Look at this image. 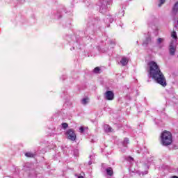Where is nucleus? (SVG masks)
<instances>
[{"mask_svg": "<svg viewBox=\"0 0 178 178\" xmlns=\"http://www.w3.org/2000/svg\"><path fill=\"white\" fill-rule=\"evenodd\" d=\"M62 127L63 129H67V127H69V124H67L66 122H64L62 124Z\"/></svg>", "mask_w": 178, "mask_h": 178, "instance_id": "nucleus-17", "label": "nucleus"}, {"mask_svg": "<svg viewBox=\"0 0 178 178\" xmlns=\"http://www.w3.org/2000/svg\"><path fill=\"white\" fill-rule=\"evenodd\" d=\"M172 16H176L178 13V1L175 3L172 9Z\"/></svg>", "mask_w": 178, "mask_h": 178, "instance_id": "nucleus-7", "label": "nucleus"}, {"mask_svg": "<svg viewBox=\"0 0 178 178\" xmlns=\"http://www.w3.org/2000/svg\"><path fill=\"white\" fill-rule=\"evenodd\" d=\"M78 178H84V177L81 175V176H79Z\"/></svg>", "mask_w": 178, "mask_h": 178, "instance_id": "nucleus-24", "label": "nucleus"}, {"mask_svg": "<svg viewBox=\"0 0 178 178\" xmlns=\"http://www.w3.org/2000/svg\"><path fill=\"white\" fill-rule=\"evenodd\" d=\"M92 163L91 161H89V165H92Z\"/></svg>", "mask_w": 178, "mask_h": 178, "instance_id": "nucleus-25", "label": "nucleus"}, {"mask_svg": "<svg viewBox=\"0 0 178 178\" xmlns=\"http://www.w3.org/2000/svg\"><path fill=\"white\" fill-rule=\"evenodd\" d=\"M171 178H178V177L176 175H174V176L171 177Z\"/></svg>", "mask_w": 178, "mask_h": 178, "instance_id": "nucleus-23", "label": "nucleus"}, {"mask_svg": "<svg viewBox=\"0 0 178 178\" xmlns=\"http://www.w3.org/2000/svg\"><path fill=\"white\" fill-rule=\"evenodd\" d=\"M127 161H129V162H134V159H133L131 156L127 157Z\"/></svg>", "mask_w": 178, "mask_h": 178, "instance_id": "nucleus-20", "label": "nucleus"}, {"mask_svg": "<svg viewBox=\"0 0 178 178\" xmlns=\"http://www.w3.org/2000/svg\"><path fill=\"white\" fill-rule=\"evenodd\" d=\"M66 135L68 140H71V141L76 140V134L73 129H68L66 132Z\"/></svg>", "mask_w": 178, "mask_h": 178, "instance_id": "nucleus-3", "label": "nucleus"}, {"mask_svg": "<svg viewBox=\"0 0 178 178\" xmlns=\"http://www.w3.org/2000/svg\"><path fill=\"white\" fill-rule=\"evenodd\" d=\"M115 98V94L112 90L106 91L104 93V99H106L107 101H113Z\"/></svg>", "mask_w": 178, "mask_h": 178, "instance_id": "nucleus-4", "label": "nucleus"}, {"mask_svg": "<svg viewBox=\"0 0 178 178\" xmlns=\"http://www.w3.org/2000/svg\"><path fill=\"white\" fill-rule=\"evenodd\" d=\"M106 1H102V4L99 9L100 13H106V11L108 10V7L106 6Z\"/></svg>", "mask_w": 178, "mask_h": 178, "instance_id": "nucleus-6", "label": "nucleus"}, {"mask_svg": "<svg viewBox=\"0 0 178 178\" xmlns=\"http://www.w3.org/2000/svg\"><path fill=\"white\" fill-rule=\"evenodd\" d=\"M161 144L164 147H168L170 145L173 141V138L172 137V134L170 131H164L161 136Z\"/></svg>", "mask_w": 178, "mask_h": 178, "instance_id": "nucleus-2", "label": "nucleus"}, {"mask_svg": "<svg viewBox=\"0 0 178 178\" xmlns=\"http://www.w3.org/2000/svg\"><path fill=\"white\" fill-rule=\"evenodd\" d=\"M106 173L108 176H112L113 175V170L112 168H108L106 169Z\"/></svg>", "mask_w": 178, "mask_h": 178, "instance_id": "nucleus-9", "label": "nucleus"}, {"mask_svg": "<svg viewBox=\"0 0 178 178\" xmlns=\"http://www.w3.org/2000/svg\"><path fill=\"white\" fill-rule=\"evenodd\" d=\"M165 39L162 38H159L158 40H157V43L158 44H161V42H163V41H164Z\"/></svg>", "mask_w": 178, "mask_h": 178, "instance_id": "nucleus-18", "label": "nucleus"}, {"mask_svg": "<svg viewBox=\"0 0 178 178\" xmlns=\"http://www.w3.org/2000/svg\"><path fill=\"white\" fill-rule=\"evenodd\" d=\"M169 51L170 55H175L176 52V40L171 41L169 46Z\"/></svg>", "mask_w": 178, "mask_h": 178, "instance_id": "nucleus-5", "label": "nucleus"}, {"mask_svg": "<svg viewBox=\"0 0 178 178\" xmlns=\"http://www.w3.org/2000/svg\"><path fill=\"white\" fill-rule=\"evenodd\" d=\"M149 42H151V38H147L146 39V41L145 42H143V45H147V44H149Z\"/></svg>", "mask_w": 178, "mask_h": 178, "instance_id": "nucleus-15", "label": "nucleus"}, {"mask_svg": "<svg viewBox=\"0 0 178 178\" xmlns=\"http://www.w3.org/2000/svg\"><path fill=\"white\" fill-rule=\"evenodd\" d=\"M123 144H124V145H126V144H129V138H125L124 139Z\"/></svg>", "mask_w": 178, "mask_h": 178, "instance_id": "nucleus-19", "label": "nucleus"}, {"mask_svg": "<svg viewBox=\"0 0 178 178\" xmlns=\"http://www.w3.org/2000/svg\"><path fill=\"white\" fill-rule=\"evenodd\" d=\"M165 0H160V3L159 4V6L161 7L163 3H165Z\"/></svg>", "mask_w": 178, "mask_h": 178, "instance_id": "nucleus-21", "label": "nucleus"}, {"mask_svg": "<svg viewBox=\"0 0 178 178\" xmlns=\"http://www.w3.org/2000/svg\"><path fill=\"white\" fill-rule=\"evenodd\" d=\"M122 13L123 15H124V11H122Z\"/></svg>", "mask_w": 178, "mask_h": 178, "instance_id": "nucleus-26", "label": "nucleus"}, {"mask_svg": "<svg viewBox=\"0 0 178 178\" xmlns=\"http://www.w3.org/2000/svg\"><path fill=\"white\" fill-rule=\"evenodd\" d=\"M81 104L83 105H87V104H88V98H83V99H82Z\"/></svg>", "mask_w": 178, "mask_h": 178, "instance_id": "nucleus-12", "label": "nucleus"}, {"mask_svg": "<svg viewBox=\"0 0 178 178\" xmlns=\"http://www.w3.org/2000/svg\"><path fill=\"white\" fill-rule=\"evenodd\" d=\"M104 131L106 133H111V131H112V127H111L109 125H106L104 127Z\"/></svg>", "mask_w": 178, "mask_h": 178, "instance_id": "nucleus-11", "label": "nucleus"}, {"mask_svg": "<svg viewBox=\"0 0 178 178\" xmlns=\"http://www.w3.org/2000/svg\"><path fill=\"white\" fill-rule=\"evenodd\" d=\"M79 130H80V132H81V133H83V132H84V127H81L79 128Z\"/></svg>", "mask_w": 178, "mask_h": 178, "instance_id": "nucleus-22", "label": "nucleus"}, {"mask_svg": "<svg viewBox=\"0 0 178 178\" xmlns=\"http://www.w3.org/2000/svg\"><path fill=\"white\" fill-rule=\"evenodd\" d=\"M171 37H172L174 40H177V34L176 33V31H172Z\"/></svg>", "mask_w": 178, "mask_h": 178, "instance_id": "nucleus-14", "label": "nucleus"}, {"mask_svg": "<svg viewBox=\"0 0 178 178\" xmlns=\"http://www.w3.org/2000/svg\"><path fill=\"white\" fill-rule=\"evenodd\" d=\"M147 173H148V172H145V175H147Z\"/></svg>", "mask_w": 178, "mask_h": 178, "instance_id": "nucleus-27", "label": "nucleus"}, {"mask_svg": "<svg viewBox=\"0 0 178 178\" xmlns=\"http://www.w3.org/2000/svg\"><path fill=\"white\" fill-rule=\"evenodd\" d=\"M99 70H101V69L99 68V67H97L94 69L93 72L94 73L98 74L99 73Z\"/></svg>", "mask_w": 178, "mask_h": 178, "instance_id": "nucleus-16", "label": "nucleus"}, {"mask_svg": "<svg viewBox=\"0 0 178 178\" xmlns=\"http://www.w3.org/2000/svg\"><path fill=\"white\" fill-rule=\"evenodd\" d=\"M111 44H115V42H111Z\"/></svg>", "mask_w": 178, "mask_h": 178, "instance_id": "nucleus-28", "label": "nucleus"}, {"mask_svg": "<svg viewBox=\"0 0 178 178\" xmlns=\"http://www.w3.org/2000/svg\"><path fill=\"white\" fill-rule=\"evenodd\" d=\"M25 156H26L28 158H34V154L31 152H26Z\"/></svg>", "mask_w": 178, "mask_h": 178, "instance_id": "nucleus-13", "label": "nucleus"}, {"mask_svg": "<svg viewBox=\"0 0 178 178\" xmlns=\"http://www.w3.org/2000/svg\"><path fill=\"white\" fill-rule=\"evenodd\" d=\"M104 22H106V23H108V22L109 23H113V17H112V16H111V15H108L106 17V19H104Z\"/></svg>", "mask_w": 178, "mask_h": 178, "instance_id": "nucleus-10", "label": "nucleus"}, {"mask_svg": "<svg viewBox=\"0 0 178 178\" xmlns=\"http://www.w3.org/2000/svg\"><path fill=\"white\" fill-rule=\"evenodd\" d=\"M149 66V74L152 79H153L156 83L162 86V87H166L168 83H166V78L163 73L161 72L159 65L155 61H150L148 63Z\"/></svg>", "mask_w": 178, "mask_h": 178, "instance_id": "nucleus-1", "label": "nucleus"}, {"mask_svg": "<svg viewBox=\"0 0 178 178\" xmlns=\"http://www.w3.org/2000/svg\"><path fill=\"white\" fill-rule=\"evenodd\" d=\"M120 63H121L122 66H126L127 63H129V58L122 57Z\"/></svg>", "mask_w": 178, "mask_h": 178, "instance_id": "nucleus-8", "label": "nucleus"}]
</instances>
